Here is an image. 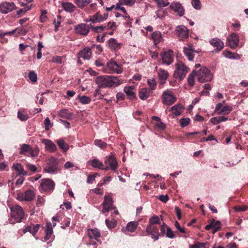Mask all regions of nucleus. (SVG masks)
<instances>
[{
  "label": "nucleus",
  "instance_id": "a878e982",
  "mask_svg": "<svg viewBox=\"0 0 248 248\" xmlns=\"http://www.w3.org/2000/svg\"><path fill=\"white\" fill-rule=\"evenodd\" d=\"M92 54V52L91 49L88 47H85L78 53L79 57L83 58L84 60H89Z\"/></svg>",
  "mask_w": 248,
  "mask_h": 248
},
{
  "label": "nucleus",
  "instance_id": "423d86ee",
  "mask_svg": "<svg viewBox=\"0 0 248 248\" xmlns=\"http://www.w3.org/2000/svg\"><path fill=\"white\" fill-rule=\"evenodd\" d=\"M161 99L164 105L170 106L176 101L177 98L174 95V93L171 91L167 89L163 92Z\"/></svg>",
  "mask_w": 248,
  "mask_h": 248
},
{
  "label": "nucleus",
  "instance_id": "cd10ccee",
  "mask_svg": "<svg viewBox=\"0 0 248 248\" xmlns=\"http://www.w3.org/2000/svg\"><path fill=\"white\" fill-rule=\"evenodd\" d=\"M40 228V225L38 224H31L30 226L27 227L24 230V233H25L27 232H29L31 233L33 236L35 235L36 232H38L39 229Z\"/></svg>",
  "mask_w": 248,
  "mask_h": 248
},
{
  "label": "nucleus",
  "instance_id": "58836bf2",
  "mask_svg": "<svg viewBox=\"0 0 248 248\" xmlns=\"http://www.w3.org/2000/svg\"><path fill=\"white\" fill-rule=\"evenodd\" d=\"M228 119V118L225 116H218L212 118L210 119V122L213 124L216 125L220 122L226 121Z\"/></svg>",
  "mask_w": 248,
  "mask_h": 248
},
{
  "label": "nucleus",
  "instance_id": "4d7b16f0",
  "mask_svg": "<svg viewBox=\"0 0 248 248\" xmlns=\"http://www.w3.org/2000/svg\"><path fill=\"white\" fill-rule=\"evenodd\" d=\"M222 54L225 57L230 59H236V56L237 55V54H235L234 53H233L229 51L226 50L224 51Z\"/></svg>",
  "mask_w": 248,
  "mask_h": 248
},
{
  "label": "nucleus",
  "instance_id": "5fc2aeb1",
  "mask_svg": "<svg viewBox=\"0 0 248 248\" xmlns=\"http://www.w3.org/2000/svg\"><path fill=\"white\" fill-rule=\"evenodd\" d=\"M13 31H15V33L16 31H17L18 34H20L22 35H25L28 32L27 29H26L25 28L23 27H21L20 28H17Z\"/></svg>",
  "mask_w": 248,
  "mask_h": 248
},
{
  "label": "nucleus",
  "instance_id": "1a4fd4ad",
  "mask_svg": "<svg viewBox=\"0 0 248 248\" xmlns=\"http://www.w3.org/2000/svg\"><path fill=\"white\" fill-rule=\"evenodd\" d=\"M103 205V209L102 212L105 213L108 212L110 210L116 209L115 206H113V200L111 196L108 195H105L104 196V201L102 203Z\"/></svg>",
  "mask_w": 248,
  "mask_h": 248
},
{
  "label": "nucleus",
  "instance_id": "09e8293b",
  "mask_svg": "<svg viewBox=\"0 0 248 248\" xmlns=\"http://www.w3.org/2000/svg\"><path fill=\"white\" fill-rule=\"evenodd\" d=\"M17 117L21 121H24L28 119L29 115L27 113L21 110H19L17 112Z\"/></svg>",
  "mask_w": 248,
  "mask_h": 248
},
{
  "label": "nucleus",
  "instance_id": "338daca9",
  "mask_svg": "<svg viewBox=\"0 0 248 248\" xmlns=\"http://www.w3.org/2000/svg\"><path fill=\"white\" fill-rule=\"evenodd\" d=\"M135 0H120L119 2L121 4L126 5H131L135 3Z\"/></svg>",
  "mask_w": 248,
  "mask_h": 248
},
{
  "label": "nucleus",
  "instance_id": "8fccbe9b",
  "mask_svg": "<svg viewBox=\"0 0 248 248\" xmlns=\"http://www.w3.org/2000/svg\"><path fill=\"white\" fill-rule=\"evenodd\" d=\"M78 99L80 102L83 104H89L91 101V99L90 97L85 95L78 96Z\"/></svg>",
  "mask_w": 248,
  "mask_h": 248
},
{
  "label": "nucleus",
  "instance_id": "6ab92c4d",
  "mask_svg": "<svg viewBox=\"0 0 248 248\" xmlns=\"http://www.w3.org/2000/svg\"><path fill=\"white\" fill-rule=\"evenodd\" d=\"M210 43L214 47L217 48L215 49V52H218L221 51L224 47V43L220 39L217 38H213L210 41Z\"/></svg>",
  "mask_w": 248,
  "mask_h": 248
},
{
  "label": "nucleus",
  "instance_id": "79ce46f5",
  "mask_svg": "<svg viewBox=\"0 0 248 248\" xmlns=\"http://www.w3.org/2000/svg\"><path fill=\"white\" fill-rule=\"evenodd\" d=\"M197 76L196 71L194 70L188 76L187 78V83L190 87H193L195 85V78Z\"/></svg>",
  "mask_w": 248,
  "mask_h": 248
},
{
  "label": "nucleus",
  "instance_id": "ddd939ff",
  "mask_svg": "<svg viewBox=\"0 0 248 248\" xmlns=\"http://www.w3.org/2000/svg\"><path fill=\"white\" fill-rule=\"evenodd\" d=\"M107 67L109 70L108 72L110 73H116L117 74H120L123 72L122 66L115 61L112 60L107 62Z\"/></svg>",
  "mask_w": 248,
  "mask_h": 248
},
{
  "label": "nucleus",
  "instance_id": "6e6d98bb",
  "mask_svg": "<svg viewBox=\"0 0 248 248\" xmlns=\"http://www.w3.org/2000/svg\"><path fill=\"white\" fill-rule=\"evenodd\" d=\"M147 83H148V85L150 87V89H149L150 90V91L151 90L154 91L156 89V83L155 80L154 79H148L147 80Z\"/></svg>",
  "mask_w": 248,
  "mask_h": 248
},
{
  "label": "nucleus",
  "instance_id": "a18cd8bd",
  "mask_svg": "<svg viewBox=\"0 0 248 248\" xmlns=\"http://www.w3.org/2000/svg\"><path fill=\"white\" fill-rule=\"evenodd\" d=\"M57 143L59 147L64 152L68 150L69 146L67 144H66L64 140L62 139H59L57 140Z\"/></svg>",
  "mask_w": 248,
  "mask_h": 248
},
{
  "label": "nucleus",
  "instance_id": "864d4df0",
  "mask_svg": "<svg viewBox=\"0 0 248 248\" xmlns=\"http://www.w3.org/2000/svg\"><path fill=\"white\" fill-rule=\"evenodd\" d=\"M30 80L33 83L35 82L37 79V76L34 71H31L28 75Z\"/></svg>",
  "mask_w": 248,
  "mask_h": 248
},
{
  "label": "nucleus",
  "instance_id": "f8f14e48",
  "mask_svg": "<svg viewBox=\"0 0 248 248\" xmlns=\"http://www.w3.org/2000/svg\"><path fill=\"white\" fill-rule=\"evenodd\" d=\"M156 69L157 72L158 78L160 81L159 87L160 88H162L169 77V72L167 70L162 68L157 69V67H156Z\"/></svg>",
  "mask_w": 248,
  "mask_h": 248
},
{
  "label": "nucleus",
  "instance_id": "9d476101",
  "mask_svg": "<svg viewBox=\"0 0 248 248\" xmlns=\"http://www.w3.org/2000/svg\"><path fill=\"white\" fill-rule=\"evenodd\" d=\"M90 28H91L90 25L80 23L75 26L74 30L77 34L87 36L90 31Z\"/></svg>",
  "mask_w": 248,
  "mask_h": 248
},
{
  "label": "nucleus",
  "instance_id": "aec40b11",
  "mask_svg": "<svg viewBox=\"0 0 248 248\" xmlns=\"http://www.w3.org/2000/svg\"><path fill=\"white\" fill-rule=\"evenodd\" d=\"M184 110V107L181 104H177L172 107L170 111L172 112V117L176 118L181 115Z\"/></svg>",
  "mask_w": 248,
  "mask_h": 248
},
{
  "label": "nucleus",
  "instance_id": "72a5a7b5",
  "mask_svg": "<svg viewBox=\"0 0 248 248\" xmlns=\"http://www.w3.org/2000/svg\"><path fill=\"white\" fill-rule=\"evenodd\" d=\"M163 225L165 229L166 237L171 239L175 238L176 237L175 233H177V232H174L165 223H163Z\"/></svg>",
  "mask_w": 248,
  "mask_h": 248
},
{
  "label": "nucleus",
  "instance_id": "c85d7f7f",
  "mask_svg": "<svg viewBox=\"0 0 248 248\" xmlns=\"http://www.w3.org/2000/svg\"><path fill=\"white\" fill-rule=\"evenodd\" d=\"M53 231L52 230V224L50 222H47L46 224V229L45 230L46 235L44 237L45 241L50 239Z\"/></svg>",
  "mask_w": 248,
  "mask_h": 248
},
{
  "label": "nucleus",
  "instance_id": "c756f323",
  "mask_svg": "<svg viewBox=\"0 0 248 248\" xmlns=\"http://www.w3.org/2000/svg\"><path fill=\"white\" fill-rule=\"evenodd\" d=\"M12 168L17 172V175H22L26 176L28 175L27 171L24 170L22 166L19 163L14 164Z\"/></svg>",
  "mask_w": 248,
  "mask_h": 248
},
{
  "label": "nucleus",
  "instance_id": "e2e57ef3",
  "mask_svg": "<svg viewBox=\"0 0 248 248\" xmlns=\"http://www.w3.org/2000/svg\"><path fill=\"white\" fill-rule=\"evenodd\" d=\"M63 57L54 56L52 57V62L57 63H62Z\"/></svg>",
  "mask_w": 248,
  "mask_h": 248
},
{
  "label": "nucleus",
  "instance_id": "2f4dec72",
  "mask_svg": "<svg viewBox=\"0 0 248 248\" xmlns=\"http://www.w3.org/2000/svg\"><path fill=\"white\" fill-rule=\"evenodd\" d=\"M59 116L61 118L70 120L72 119V114L67 109H63L60 110L59 112Z\"/></svg>",
  "mask_w": 248,
  "mask_h": 248
},
{
  "label": "nucleus",
  "instance_id": "f03ea898",
  "mask_svg": "<svg viewBox=\"0 0 248 248\" xmlns=\"http://www.w3.org/2000/svg\"><path fill=\"white\" fill-rule=\"evenodd\" d=\"M61 170L59 160L51 156L46 160V164L43 171L50 174H56Z\"/></svg>",
  "mask_w": 248,
  "mask_h": 248
},
{
  "label": "nucleus",
  "instance_id": "7ed1b4c3",
  "mask_svg": "<svg viewBox=\"0 0 248 248\" xmlns=\"http://www.w3.org/2000/svg\"><path fill=\"white\" fill-rule=\"evenodd\" d=\"M148 235H150L152 238L157 240L159 237L164 236L165 234V229L163 224L160 226L148 225L146 229Z\"/></svg>",
  "mask_w": 248,
  "mask_h": 248
},
{
  "label": "nucleus",
  "instance_id": "6e6552de",
  "mask_svg": "<svg viewBox=\"0 0 248 248\" xmlns=\"http://www.w3.org/2000/svg\"><path fill=\"white\" fill-rule=\"evenodd\" d=\"M55 184L50 179L46 178L41 180L40 187L42 190L44 192H51L53 191Z\"/></svg>",
  "mask_w": 248,
  "mask_h": 248
},
{
  "label": "nucleus",
  "instance_id": "39448f33",
  "mask_svg": "<svg viewBox=\"0 0 248 248\" xmlns=\"http://www.w3.org/2000/svg\"><path fill=\"white\" fill-rule=\"evenodd\" d=\"M196 74L198 81L201 83L210 81L212 79L210 71L205 67L201 68Z\"/></svg>",
  "mask_w": 248,
  "mask_h": 248
},
{
  "label": "nucleus",
  "instance_id": "ea45409f",
  "mask_svg": "<svg viewBox=\"0 0 248 248\" xmlns=\"http://www.w3.org/2000/svg\"><path fill=\"white\" fill-rule=\"evenodd\" d=\"M88 163L94 168L101 169L102 168L103 164L97 159H93L88 161Z\"/></svg>",
  "mask_w": 248,
  "mask_h": 248
},
{
  "label": "nucleus",
  "instance_id": "7c9ffc66",
  "mask_svg": "<svg viewBox=\"0 0 248 248\" xmlns=\"http://www.w3.org/2000/svg\"><path fill=\"white\" fill-rule=\"evenodd\" d=\"M150 93H151V91L149 89H147V88L141 89L139 93V97L141 100H145L150 96Z\"/></svg>",
  "mask_w": 248,
  "mask_h": 248
},
{
  "label": "nucleus",
  "instance_id": "473e14b6",
  "mask_svg": "<svg viewBox=\"0 0 248 248\" xmlns=\"http://www.w3.org/2000/svg\"><path fill=\"white\" fill-rule=\"evenodd\" d=\"M31 148L30 145L23 144L21 147L20 154L30 156Z\"/></svg>",
  "mask_w": 248,
  "mask_h": 248
},
{
  "label": "nucleus",
  "instance_id": "412c9836",
  "mask_svg": "<svg viewBox=\"0 0 248 248\" xmlns=\"http://www.w3.org/2000/svg\"><path fill=\"white\" fill-rule=\"evenodd\" d=\"M229 46L232 48H234L238 44L239 37L238 35L235 33L231 34L230 37L227 40Z\"/></svg>",
  "mask_w": 248,
  "mask_h": 248
},
{
  "label": "nucleus",
  "instance_id": "5701e85b",
  "mask_svg": "<svg viewBox=\"0 0 248 248\" xmlns=\"http://www.w3.org/2000/svg\"><path fill=\"white\" fill-rule=\"evenodd\" d=\"M184 52L188 60L192 61L194 57V53H197V51L193 49L191 46H188L187 47H184Z\"/></svg>",
  "mask_w": 248,
  "mask_h": 248
},
{
  "label": "nucleus",
  "instance_id": "dca6fc26",
  "mask_svg": "<svg viewBox=\"0 0 248 248\" xmlns=\"http://www.w3.org/2000/svg\"><path fill=\"white\" fill-rule=\"evenodd\" d=\"M105 163L108 164L110 169L115 172L118 167V163L114 155H111L106 157Z\"/></svg>",
  "mask_w": 248,
  "mask_h": 248
},
{
  "label": "nucleus",
  "instance_id": "3c124183",
  "mask_svg": "<svg viewBox=\"0 0 248 248\" xmlns=\"http://www.w3.org/2000/svg\"><path fill=\"white\" fill-rule=\"evenodd\" d=\"M31 5H30L29 6H27L24 8L21 9L19 10L16 12L17 15L19 16L24 15L26 12L31 10Z\"/></svg>",
  "mask_w": 248,
  "mask_h": 248
},
{
  "label": "nucleus",
  "instance_id": "f257e3e1",
  "mask_svg": "<svg viewBox=\"0 0 248 248\" xmlns=\"http://www.w3.org/2000/svg\"><path fill=\"white\" fill-rule=\"evenodd\" d=\"M95 81L98 85L99 89L118 86L123 82V81L119 79L117 77L107 75L98 76Z\"/></svg>",
  "mask_w": 248,
  "mask_h": 248
},
{
  "label": "nucleus",
  "instance_id": "2eb2a0df",
  "mask_svg": "<svg viewBox=\"0 0 248 248\" xmlns=\"http://www.w3.org/2000/svg\"><path fill=\"white\" fill-rule=\"evenodd\" d=\"M160 56L164 63L167 65L171 64L173 61V51L169 50L160 53Z\"/></svg>",
  "mask_w": 248,
  "mask_h": 248
},
{
  "label": "nucleus",
  "instance_id": "13d9d810",
  "mask_svg": "<svg viewBox=\"0 0 248 248\" xmlns=\"http://www.w3.org/2000/svg\"><path fill=\"white\" fill-rule=\"evenodd\" d=\"M25 166L26 168L31 172L34 173L37 170V168L33 164L29 163H26L25 164Z\"/></svg>",
  "mask_w": 248,
  "mask_h": 248
},
{
  "label": "nucleus",
  "instance_id": "0eeeda50",
  "mask_svg": "<svg viewBox=\"0 0 248 248\" xmlns=\"http://www.w3.org/2000/svg\"><path fill=\"white\" fill-rule=\"evenodd\" d=\"M176 71L174 75L175 78H179L180 80L183 79L186 76L189 68L182 62H179L175 64Z\"/></svg>",
  "mask_w": 248,
  "mask_h": 248
},
{
  "label": "nucleus",
  "instance_id": "49530a36",
  "mask_svg": "<svg viewBox=\"0 0 248 248\" xmlns=\"http://www.w3.org/2000/svg\"><path fill=\"white\" fill-rule=\"evenodd\" d=\"M232 108L230 106H224L222 109L218 112V114L227 115L230 113L232 111Z\"/></svg>",
  "mask_w": 248,
  "mask_h": 248
},
{
  "label": "nucleus",
  "instance_id": "f3484780",
  "mask_svg": "<svg viewBox=\"0 0 248 248\" xmlns=\"http://www.w3.org/2000/svg\"><path fill=\"white\" fill-rule=\"evenodd\" d=\"M124 91L128 99L132 100L137 99L135 88L134 86L125 87L124 89Z\"/></svg>",
  "mask_w": 248,
  "mask_h": 248
},
{
  "label": "nucleus",
  "instance_id": "bf43d9fd",
  "mask_svg": "<svg viewBox=\"0 0 248 248\" xmlns=\"http://www.w3.org/2000/svg\"><path fill=\"white\" fill-rule=\"evenodd\" d=\"M190 122L189 118H182L180 120V125L182 127H184L188 125Z\"/></svg>",
  "mask_w": 248,
  "mask_h": 248
},
{
  "label": "nucleus",
  "instance_id": "052dcab7",
  "mask_svg": "<svg viewBox=\"0 0 248 248\" xmlns=\"http://www.w3.org/2000/svg\"><path fill=\"white\" fill-rule=\"evenodd\" d=\"M100 89L98 88L96 89L94 93V96L96 97L98 99H104L106 101H107L108 102L110 101V100H107L106 98H103L104 95L99 92Z\"/></svg>",
  "mask_w": 248,
  "mask_h": 248
},
{
  "label": "nucleus",
  "instance_id": "603ef678",
  "mask_svg": "<svg viewBox=\"0 0 248 248\" xmlns=\"http://www.w3.org/2000/svg\"><path fill=\"white\" fill-rule=\"evenodd\" d=\"M94 143L96 146H98L101 149H104L107 146V143L101 140H95L94 141Z\"/></svg>",
  "mask_w": 248,
  "mask_h": 248
},
{
  "label": "nucleus",
  "instance_id": "b1692460",
  "mask_svg": "<svg viewBox=\"0 0 248 248\" xmlns=\"http://www.w3.org/2000/svg\"><path fill=\"white\" fill-rule=\"evenodd\" d=\"M42 143L46 146V148L50 152H54L56 151V145L50 140L43 139Z\"/></svg>",
  "mask_w": 248,
  "mask_h": 248
},
{
  "label": "nucleus",
  "instance_id": "4468645a",
  "mask_svg": "<svg viewBox=\"0 0 248 248\" xmlns=\"http://www.w3.org/2000/svg\"><path fill=\"white\" fill-rule=\"evenodd\" d=\"M16 8L13 2H4L0 4V12L2 14H7Z\"/></svg>",
  "mask_w": 248,
  "mask_h": 248
},
{
  "label": "nucleus",
  "instance_id": "c03bdc74",
  "mask_svg": "<svg viewBox=\"0 0 248 248\" xmlns=\"http://www.w3.org/2000/svg\"><path fill=\"white\" fill-rule=\"evenodd\" d=\"M211 223H213L212 233H215L217 231H219L221 228L220 222L218 220L215 221L214 219H213L211 221Z\"/></svg>",
  "mask_w": 248,
  "mask_h": 248
},
{
  "label": "nucleus",
  "instance_id": "c9c22d12",
  "mask_svg": "<svg viewBox=\"0 0 248 248\" xmlns=\"http://www.w3.org/2000/svg\"><path fill=\"white\" fill-rule=\"evenodd\" d=\"M74 1L78 8L82 9L87 6L91 2V0H74Z\"/></svg>",
  "mask_w": 248,
  "mask_h": 248
},
{
  "label": "nucleus",
  "instance_id": "393cba45",
  "mask_svg": "<svg viewBox=\"0 0 248 248\" xmlns=\"http://www.w3.org/2000/svg\"><path fill=\"white\" fill-rule=\"evenodd\" d=\"M170 8L175 12L178 13L180 16H183L184 14V9L181 4L180 3H172L170 5Z\"/></svg>",
  "mask_w": 248,
  "mask_h": 248
},
{
  "label": "nucleus",
  "instance_id": "4be33fe9",
  "mask_svg": "<svg viewBox=\"0 0 248 248\" xmlns=\"http://www.w3.org/2000/svg\"><path fill=\"white\" fill-rule=\"evenodd\" d=\"M108 47L111 50H116L121 48L122 44L118 43L116 39L114 38H110L107 42Z\"/></svg>",
  "mask_w": 248,
  "mask_h": 248
},
{
  "label": "nucleus",
  "instance_id": "69168bd1",
  "mask_svg": "<svg viewBox=\"0 0 248 248\" xmlns=\"http://www.w3.org/2000/svg\"><path fill=\"white\" fill-rule=\"evenodd\" d=\"M234 209L236 211H245L248 209V206L245 205H238L234 207Z\"/></svg>",
  "mask_w": 248,
  "mask_h": 248
},
{
  "label": "nucleus",
  "instance_id": "de8ad7c7",
  "mask_svg": "<svg viewBox=\"0 0 248 248\" xmlns=\"http://www.w3.org/2000/svg\"><path fill=\"white\" fill-rule=\"evenodd\" d=\"M137 228V224L134 222H129L126 226V230L132 232H134Z\"/></svg>",
  "mask_w": 248,
  "mask_h": 248
},
{
  "label": "nucleus",
  "instance_id": "37998d69",
  "mask_svg": "<svg viewBox=\"0 0 248 248\" xmlns=\"http://www.w3.org/2000/svg\"><path fill=\"white\" fill-rule=\"evenodd\" d=\"M90 26L92 30L96 33H101L103 31L107 30V26H106V24L99 26H93L90 24Z\"/></svg>",
  "mask_w": 248,
  "mask_h": 248
},
{
  "label": "nucleus",
  "instance_id": "20e7f679",
  "mask_svg": "<svg viewBox=\"0 0 248 248\" xmlns=\"http://www.w3.org/2000/svg\"><path fill=\"white\" fill-rule=\"evenodd\" d=\"M11 219L9 220L10 223H15V222L12 221L13 219L17 222H20L25 216L22 208L19 205H15L11 208Z\"/></svg>",
  "mask_w": 248,
  "mask_h": 248
},
{
  "label": "nucleus",
  "instance_id": "4c0bfd02",
  "mask_svg": "<svg viewBox=\"0 0 248 248\" xmlns=\"http://www.w3.org/2000/svg\"><path fill=\"white\" fill-rule=\"evenodd\" d=\"M63 8L69 12H73L76 9V6L70 2H63L62 3Z\"/></svg>",
  "mask_w": 248,
  "mask_h": 248
},
{
  "label": "nucleus",
  "instance_id": "0e129e2a",
  "mask_svg": "<svg viewBox=\"0 0 248 248\" xmlns=\"http://www.w3.org/2000/svg\"><path fill=\"white\" fill-rule=\"evenodd\" d=\"M106 24V26H107V30L108 29H110L112 31H114L116 29V23L114 22H109Z\"/></svg>",
  "mask_w": 248,
  "mask_h": 248
},
{
  "label": "nucleus",
  "instance_id": "9b49d317",
  "mask_svg": "<svg viewBox=\"0 0 248 248\" xmlns=\"http://www.w3.org/2000/svg\"><path fill=\"white\" fill-rule=\"evenodd\" d=\"M35 193L33 190L28 189L24 193H19L17 195V199L19 201H31L34 199Z\"/></svg>",
  "mask_w": 248,
  "mask_h": 248
},
{
  "label": "nucleus",
  "instance_id": "774afa93",
  "mask_svg": "<svg viewBox=\"0 0 248 248\" xmlns=\"http://www.w3.org/2000/svg\"><path fill=\"white\" fill-rule=\"evenodd\" d=\"M125 98L124 94L122 92H119L116 94L117 102L123 101L125 99Z\"/></svg>",
  "mask_w": 248,
  "mask_h": 248
},
{
  "label": "nucleus",
  "instance_id": "e433bc0d",
  "mask_svg": "<svg viewBox=\"0 0 248 248\" xmlns=\"http://www.w3.org/2000/svg\"><path fill=\"white\" fill-rule=\"evenodd\" d=\"M152 38L154 40L155 45H157L159 43L161 40V34L159 31L154 32L152 34Z\"/></svg>",
  "mask_w": 248,
  "mask_h": 248
},
{
  "label": "nucleus",
  "instance_id": "a211bd4d",
  "mask_svg": "<svg viewBox=\"0 0 248 248\" xmlns=\"http://www.w3.org/2000/svg\"><path fill=\"white\" fill-rule=\"evenodd\" d=\"M177 36L181 38L184 39L188 37V30L185 26H179L176 28Z\"/></svg>",
  "mask_w": 248,
  "mask_h": 248
},
{
  "label": "nucleus",
  "instance_id": "680f3d73",
  "mask_svg": "<svg viewBox=\"0 0 248 248\" xmlns=\"http://www.w3.org/2000/svg\"><path fill=\"white\" fill-rule=\"evenodd\" d=\"M191 3L195 9L197 10H199L201 9V4L199 0H192Z\"/></svg>",
  "mask_w": 248,
  "mask_h": 248
},
{
  "label": "nucleus",
  "instance_id": "bb28decb",
  "mask_svg": "<svg viewBox=\"0 0 248 248\" xmlns=\"http://www.w3.org/2000/svg\"><path fill=\"white\" fill-rule=\"evenodd\" d=\"M88 235L90 238L97 240L101 236L100 231L97 229H89L88 230Z\"/></svg>",
  "mask_w": 248,
  "mask_h": 248
},
{
  "label": "nucleus",
  "instance_id": "f704fd0d",
  "mask_svg": "<svg viewBox=\"0 0 248 248\" xmlns=\"http://www.w3.org/2000/svg\"><path fill=\"white\" fill-rule=\"evenodd\" d=\"M162 225L159 217L157 216H154L150 218L148 225L160 226Z\"/></svg>",
  "mask_w": 248,
  "mask_h": 248
},
{
  "label": "nucleus",
  "instance_id": "a19ab883",
  "mask_svg": "<svg viewBox=\"0 0 248 248\" xmlns=\"http://www.w3.org/2000/svg\"><path fill=\"white\" fill-rule=\"evenodd\" d=\"M90 20L93 23L96 22H101L104 20V18L103 17V15H100L99 12L96 13L93 16H92Z\"/></svg>",
  "mask_w": 248,
  "mask_h": 248
}]
</instances>
